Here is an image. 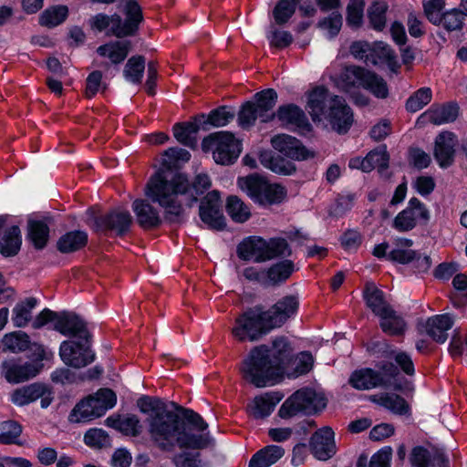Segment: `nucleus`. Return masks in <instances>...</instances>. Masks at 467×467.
Returning a JSON list of instances; mask_svg holds the SVG:
<instances>
[{"mask_svg": "<svg viewBox=\"0 0 467 467\" xmlns=\"http://www.w3.org/2000/svg\"><path fill=\"white\" fill-rule=\"evenodd\" d=\"M452 325L453 319L450 315H437L427 319L425 330L434 341L444 343L448 337L447 331Z\"/></svg>", "mask_w": 467, "mask_h": 467, "instance_id": "obj_26", "label": "nucleus"}, {"mask_svg": "<svg viewBox=\"0 0 467 467\" xmlns=\"http://www.w3.org/2000/svg\"><path fill=\"white\" fill-rule=\"evenodd\" d=\"M339 96L332 95L328 89L324 87L315 88L308 95L307 109L314 121H320L321 118L326 117L330 109V106L335 102L334 99H339Z\"/></svg>", "mask_w": 467, "mask_h": 467, "instance_id": "obj_17", "label": "nucleus"}, {"mask_svg": "<svg viewBox=\"0 0 467 467\" xmlns=\"http://www.w3.org/2000/svg\"><path fill=\"white\" fill-rule=\"evenodd\" d=\"M366 70V68L359 66H346L335 78V83L340 89L348 92L357 84L361 86Z\"/></svg>", "mask_w": 467, "mask_h": 467, "instance_id": "obj_29", "label": "nucleus"}, {"mask_svg": "<svg viewBox=\"0 0 467 467\" xmlns=\"http://www.w3.org/2000/svg\"><path fill=\"white\" fill-rule=\"evenodd\" d=\"M280 398H274L270 394L255 397L254 405L250 408V414L254 419H263L268 416L274 410Z\"/></svg>", "mask_w": 467, "mask_h": 467, "instance_id": "obj_50", "label": "nucleus"}, {"mask_svg": "<svg viewBox=\"0 0 467 467\" xmlns=\"http://www.w3.org/2000/svg\"><path fill=\"white\" fill-rule=\"evenodd\" d=\"M68 16L67 5H59L47 8L39 16V24L42 26L52 28L62 24Z\"/></svg>", "mask_w": 467, "mask_h": 467, "instance_id": "obj_44", "label": "nucleus"}, {"mask_svg": "<svg viewBox=\"0 0 467 467\" xmlns=\"http://www.w3.org/2000/svg\"><path fill=\"white\" fill-rule=\"evenodd\" d=\"M292 348L284 337H276L271 345H260L251 349L240 366V372L247 382L264 388L281 379Z\"/></svg>", "mask_w": 467, "mask_h": 467, "instance_id": "obj_2", "label": "nucleus"}, {"mask_svg": "<svg viewBox=\"0 0 467 467\" xmlns=\"http://www.w3.org/2000/svg\"><path fill=\"white\" fill-rule=\"evenodd\" d=\"M256 119H259V115L254 103L250 101L244 103L238 113L239 125L244 129L250 128Z\"/></svg>", "mask_w": 467, "mask_h": 467, "instance_id": "obj_60", "label": "nucleus"}, {"mask_svg": "<svg viewBox=\"0 0 467 467\" xmlns=\"http://www.w3.org/2000/svg\"><path fill=\"white\" fill-rule=\"evenodd\" d=\"M457 140L452 132L443 131L436 137L433 154L441 168L452 165Z\"/></svg>", "mask_w": 467, "mask_h": 467, "instance_id": "obj_21", "label": "nucleus"}, {"mask_svg": "<svg viewBox=\"0 0 467 467\" xmlns=\"http://www.w3.org/2000/svg\"><path fill=\"white\" fill-rule=\"evenodd\" d=\"M202 148L204 151H212L213 160L222 165L234 163L241 152L240 141L227 131L214 132L205 137Z\"/></svg>", "mask_w": 467, "mask_h": 467, "instance_id": "obj_8", "label": "nucleus"}, {"mask_svg": "<svg viewBox=\"0 0 467 467\" xmlns=\"http://www.w3.org/2000/svg\"><path fill=\"white\" fill-rule=\"evenodd\" d=\"M364 7V0H350L347 7V23L349 26L358 27L361 25Z\"/></svg>", "mask_w": 467, "mask_h": 467, "instance_id": "obj_59", "label": "nucleus"}, {"mask_svg": "<svg viewBox=\"0 0 467 467\" xmlns=\"http://www.w3.org/2000/svg\"><path fill=\"white\" fill-rule=\"evenodd\" d=\"M371 400L397 414H406L410 410L407 401L397 394H386L380 396L379 398H377V396H372Z\"/></svg>", "mask_w": 467, "mask_h": 467, "instance_id": "obj_48", "label": "nucleus"}, {"mask_svg": "<svg viewBox=\"0 0 467 467\" xmlns=\"http://www.w3.org/2000/svg\"><path fill=\"white\" fill-rule=\"evenodd\" d=\"M116 394L109 389H100L79 401L69 419L73 422L88 421L102 416L116 404Z\"/></svg>", "mask_w": 467, "mask_h": 467, "instance_id": "obj_7", "label": "nucleus"}, {"mask_svg": "<svg viewBox=\"0 0 467 467\" xmlns=\"http://www.w3.org/2000/svg\"><path fill=\"white\" fill-rule=\"evenodd\" d=\"M98 230L113 231L118 235L125 234L132 223V217L128 211L113 210L95 220Z\"/></svg>", "mask_w": 467, "mask_h": 467, "instance_id": "obj_15", "label": "nucleus"}, {"mask_svg": "<svg viewBox=\"0 0 467 467\" xmlns=\"http://www.w3.org/2000/svg\"><path fill=\"white\" fill-rule=\"evenodd\" d=\"M211 185L209 176L204 173L196 175L192 184L182 174L175 175L169 182L161 173H157L148 182L146 195L164 207L167 219L174 222L182 212L181 202L177 201L178 196L184 197L187 204L191 206Z\"/></svg>", "mask_w": 467, "mask_h": 467, "instance_id": "obj_3", "label": "nucleus"}, {"mask_svg": "<svg viewBox=\"0 0 467 467\" xmlns=\"http://www.w3.org/2000/svg\"><path fill=\"white\" fill-rule=\"evenodd\" d=\"M368 62L373 66L386 63L393 71L400 67L394 51L383 42H378L371 46Z\"/></svg>", "mask_w": 467, "mask_h": 467, "instance_id": "obj_33", "label": "nucleus"}, {"mask_svg": "<svg viewBox=\"0 0 467 467\" xmlns=\"http://www.w3.org/2000/svg\"><path fill=\"white\" fill-rule=\"evenodd\" d=\"M265 190H262V199H259L258 203L262 205H272L282 202L285 196L286 191L285 187L280 184H272L265 181Z\"/></svg>", "mask_w": 467, "mask_h": 467, "instance_id": "obj_52", "label": "nucleus"}, {"mask_svg": "<svg viewBox=\"0 0 467 467\" xmlns=\"http://www.w3.org/2000/svg\"><path fill=\"white\" fill-rule=\"evenodd\" d=\"M106 424L130 437H138L142 432V424L136 415L109 417Z\"/></svg>", "mask_w": 467, "mask_h": 467, "instance_id": "obj_28", "label": "nucleus"}, {"mask_svg": "<svg viewBox=\"0 0 467 467\" xmlns=\"http://www.w3.org/2000/svg\"><path fill=\"white\" fill-rule=\"evenodd\" d=\"M379 327L382 331L389 336H401L407 329V324L402 317L392 308L380 317Z\"/></svg>", "mask_w": 467, "mask_h": 467, "instance_id": "obj_39", "label": "nucleus"}, {"mask_svg": "<svg viewBox=\"0 0 467 467\" xmlns=\"http://www.w3.org/2000/svg\"><path fill=\"white\" fill-rule=\"evenodd\" d=\"M173 410L161 399L142 397L138 406L147 417L146 431L150 445L164 453H173L179 450H202L207 448L212 438L202 433L208 424L193 411L171 403Z\"/></svg>", "mask_w": 467, "mask_h": 467, "instance_id": "obj_1", "label": "nucleus"}, {"mask_svg": "<svg viewBox=\"0 0 467 467\" xmlns=\"http://www.w3.org/2000/svg\"><path fill=\"white\" fill-rule=\"evenodd\" d=\"M54 329L66 337L79 338H90V334L86 323L73 313H60Z\"/></svg>", "mask_w": 467, "mask_h": 467, "instance_id": "obj_19", "label": "nucleus"}, {"mask_svg": "<svg viewBox=\"0 0 467 467\" xmlns=\"http://www.w3.org/2000/svg\"><path fill=\"white\" fill-rule=\"evenodd\" d=\"M36 305L35 297H28L25 301L19 302L13 309V323L17 327H26L31 320L32 309Z\"/></svg>", "mask_w": 467, "mask_h": 467, "instance_id": "obj_47", "label": "nucleus"}, {"mask_svg": "<svg viewBox=\"0 0 467 467\" xmlns=\"http://www.w3.org/2000/svg\"><path fill=\"white\" fill-rule=\"evenodd\" d=\"M298 299L295 296H286L277 301L269 310L265 311L266 319L275 327H281L297 310Z\"/></svg>", "mask_w": 467, "mask_h": 467, "instance_id": "obj_20", "label": "nucleus"}, {"mask_svg": "<svg viewBox=\"0 0 467 467\" xmlns=\"http://www.w3.org/2000/svg\"><path fill=\"white\" fill-rule=\"evenodd\" d=\"M137 222L145 230L158 227L161 220L156 209L147 201L137 199L132 204Z\"/></svg>", "mask_w": 467, "mask_h": 467, "instance_id": "obj_24", "label": "nucleus"}, {"mask_svg": "<svg viewBox=\"0 0 467 467\" xmlns=\"http://www.w3.org/2000/svg\"><path fill=\"white\" fill-rule=\"evenodd\" d=\"M265 179L258 174L239 178L238 185L255 202L262 199L261 192L265 190Z\"/></svg>", "mask_w": 467, "mask_h": 467, "instance_id": "obj_43", "label": "nucleus"}, {"mask_svg": "<svg viewBox=\"0 0 467 467\" xmlns=\"http://www.w3.org/2000/svg\"><path fill=\"white\" fill-rule=\"evenodd\" d=\"M47 392V387L42 383H33L14 390L11 396L13 403L24 406L39 399Z\"/></svg>", "mask_w": 467, "mask_h": 467, "instance_id": "obj_35", "label": "nucleus"}, {"mask_svg": "<svg viewBox=\"0 0 467 467\" xmlns=\"http://www.w3.org/2000/svg\"><path fill=\"white\" fill-rule=\"evenodd\" d=\"M334 431L330 427L317 431L310 438L309 447L312 454L320 461L332 458L337 451Z\"/></svg>", "mask_w": 467, "mask_h": 467, "instance_id": "obj_13", "label": "nucleus"}, {"mask_svg": "<svg viewBox=\"0 0 467 467\" xmlns=\"http://www.w3.org/2000/svg\"><path fill=\"white\" fill-rule=\"evenodd\" d=\"M326 406L327 399L324 394L311 388H302L282 404L278 414L283 419H289L298 413L315 414Z\"/></svg>", "mask_w": 467, "mask_h": 467, "instance_id": "obj_6", "label": "nucleus"}, {"mask_svg": "<svg viewBox=\"0 0 467 467\" xmlns=\"http://www.w3.org/2000/svg\"><path fill=\"white\" fill-rule=\"evenodd\" d=\"M20 229L18 226H12L7 229L0 241V253L5 256L17 254L21 247Z\"/></svg>", "mask_w": 467, "mask_h": 467, "instance_id": "obj_42", "label": "nucleus"}, {"mask_svg": "<svg viewBox=\"0 0 467 467\" xmlns=\"http://www.w3.org/2000/svg\"><path fill=\"white\" fill-rule=\"evenodd\" d=\"M444 6V0H425L423 7L428 20L434 25H440L441 22V12Z\"/></svg>", "mask_w": 467, "mask_h": 467, "instance_id": "obj_61", "label": "nucleus"}, {"mask_svg": "<svg viewBox=\"0 0 467 467\" xmlns=\"http://www.w3.org/2000/svg\"><path fill=\"white\" fill-rule=\"evenodd\" d=\"M172 462L176 467H206L199 452H181L174 456Z\"/></svg>", "mask_w": 467, "mask_h": 467, "instance_id": "obj_63", "label": "nucleus"}, {"mask_svg": "<svg viewBox=\"0 0 467 467\" xmlns=\"http://www.w3.org/2000/svg\"><path fill=\"white\" fill-rule=\"evenodd\" d=\"M458 116V107L452 104L433 106L426 111L421 118L434 125H441L451 122Z\"/></svg>", "mask_w": 467, "mask_h": 467, "instance_id": "obj_36", "label": "nucleus"}, {"mask_svg": "<svg viewBox=\"0 0 467 467\" xmlns=\"http://www.w3.org/2000/svg\"><path fill=\"white\" fill-rule=\"evenodd\" d=\"M273 148L291 160L303 161L314 157L296 138L280 134L271 139Z\"/></svg>", "mask_w": 467, "mask_h": 467, "instance_id": "obj_16", "label": "nucleus"}, {"mask_svg": "<svg viewBox=\"0 0 467 467\" xmlns=\"http://www.w3.org/2000/svg\"><path fill=\"white\" fill-rule=\"evenodd\" d=\"M368 153L375 154L371 160L373 169L378 167L379 172L382 175L385 173L386 178H389L390 174L387 171V170L389 167V154L387 151L386 146L382 145L378 149L369 151Z\"/></svg>", "mask_w": 467, "mask_h": 467, "instance_id": "obj_62", "label": "nucleus"}, {"mask_svg": "<svg viewBox=\"0 0 467 467\" xmlns=\"http://www.w3.org/2000/svg\"><path fill=\"white\" fill-rule=\"evenodd\" d=\"M0 443H17L16 440L22 432V427L15 420L5 421L1 425Z\"/></svg>", "mask_w": 467, "mask_h": 467, "instance_id": "obj_58", "label": "nucleus"}, {"mask_svg": "<svg viewBox=\"0 0 467 467\" xmlns=\"http://www.w3.org/2000/svg\"><path fill=\"white\" fill-rule=\"evenodd\" d=\"M335 102L330 106L327 116L332 129L338 133L344 134L353 124V113L343 98L334 99Z\"/></svg>", "mask_w": 467, "mask_h": 467, "instance_id": "obj_18", "label": "nucleus"}, {"mask_svg": "<svg viewBox=\"0 0 467 467\" xmlns=\"http://www.w3.org/2000/svg\"><path fill=\"white\" fill-rule=\"evenodd\" d=\"M4 346L3 351H11L14 353L23 352L29 348L30 340L26 333L16 331L4 336L2 339Z\"/></svg>", "mask_w": 467, "mask_h": 467, "instance_id": "obj_45", "label": "nucleus"}, {"mask_svg": "<svg viewBox=\"0 0 467 467\" xmlns=\"http://www.w3.org/2000/svg\"><path fill=\"white\" fill-rule=\"evenodd\" d=\"M441 24L448 31L460 30L462 27V12L458 9L443 13Z\"/></svg>", "mask_w": 467, "mask_h": 467, "instance_id": "obj_64", "label": "nucleus"}, {"mask_svg": "<svg viewBox=\"0 0 467 467\" xmlns=\"http://www.w3.org/2000/svg\"><path fill=\"white\" fill-rule=\"evenodd\" d=\"M300 0H280L273 10L275 21L278 25L285 24L294 15Z\"/></svg>", "mask_w": 467, "mask_h": 467, "instance_id": "obj_55", "label": "nucleus"}, {"mask_svg": "<svg viewBox=\"0 0 467 467\" xmlns=\"http://www.w3.org/2000/svg\"><path fill=\"white\" fill-rule=\"evenodd\" d=\"M295 270L291 260H284L273 265L265 271V285H276L286 281Z\"/></svg>", "mask_w": 467, "mask_h": 467, "instance_id": "obj_37", "label": "nucleus"}, {"mask_svg": "<svg viewBox=\"0 0 467 467\" xmlns=\"http://www.w3.org/2000/svg\"><path fill=\"white\" fill-rule=\"evenodd\" d=\"M90 338L65 340L59 348V355L63 362L72 368H80L92 363L95 353L90 348Z\"/></svg>", "mask_w": 467, "mask_h": 467, "instance_id": "obj_10", "label": "nucleus"}, {"mask_svg": "<svg viewBox=\"0 0 467 467\" xmlns=\"http://www.w3.org/2000/svg\"><path fill=\"white\" fill-rule=\"evenodd\" d=\"M145 69V58L142 56H132L124 67L123 76L132 83L140 84Z\"/></svg>", "mask_w": 467, "mask_h": 467, "instance_id": "obj_49", "label": "nucleus"}, {"mask_svg": "<svg viewBox=\"0 0 467 467\" xmlns=\"http://www.w3.org/2000/svg\"><path fill=\"white\" fill-rule=\"evenodd\" d=\"M88 244V234L83 231L66 233L57 242V248L62 254H70L84 248Z\"/></svg>", "mask_w": 467, "mask_h": 467, "instance_id": "obj_32", "label": "nucleus"}, {"mask_svg": "<svg viewBox=\"0 0 467 467\" xmlns=\"http://www.w3.org/2000/svg\"><path fill=\"white\" fill-rule=\"evenodd\" d=\"M361 87L368 90L377 99H385L389 91L386 80L374 71L366 70Z\"/></svg>", "mask_w": 467, "mask_h": 467, "instance_id": "obj_40", "label": "nucleus"}, {"mask_svg": "<svg viewBox=\"0 0 467 467\" xmlns=\"http://www.w3.org/2000/svg\"><path fill=\"white\" fill-rule=\"evenodd\" d=\"M349 384L357 389H369L379 386L388 385V380L380 372L371 368L356 370L349 379Z\"/></svg>", "mask_w": 467, "mask_h": 467, "instance_id": "obj_25", "label": "nucleus"}, {"mask_svg": "<svg viewBox=\"0 0 467 467\" xmlns=\"http://www.w3.org/2000/svg\"><path fill=\"white\" fill-rule=\"evenodd\" d=\"M285 454L283 447L268 445L258 451L250 460L249 467H270Z\"/></svg>", "mask_w": 467, "mask_h": 467, "instance_id": "obj_34", "label": "nucleus"}, {"mask_svg": "<svg viewBox=\"0 0 467 467\" xmlns=\"http://www.w3.org/2000/svg\"><path fill=\"white\" fill-rule=\"evenodd\" d=\"M27 238L36 249L41 250L46 247L49 238L47 223L43 221L29 220L27 223Z\"/></svg>", "mask_w": 467, "mask_h": 467, "instance_id": "obj_38", "label": "nucleus"}, {"mask_svg": "<svg viewBox=\"0 0 467 467\" xmlns=\"http://www.w3.org/2000/svg\"><path fill=\"white\" fill-rule=\"evenodd\" d=\"M363 298L366 306L371 312L380 317L392 309L391 305L385 297V294L373 282H367L363 290Z\"/></svg>", "mask_w": 467, "mask_h": 467, "instance_id": "obj_22", "label": "nucleus"}, {"mask_svg": "<svg viewBox=\"0 0 467 467\" xmlns=\"http://www.w3.org/2000/svg\"><path fill=\"white\" fill-rule=\"evenodd\" d=\"M292 251L284 238H271L266 241L261 237H249L239 244L237 254L243 260H254L261 263L276 257L289 256Z\"/></svg>", "mask_w": 467, "mask_h": 467, "instance_id": "obj_5", "label": "nucleus"}, {"mask_svg": "<svg viewBox=\"0 0 467 467\" xmlns=\"http://www.w3.org/2000/svg\"><path fill=\"white\" fill-rule=\"evenodd\" d=\"M191 154L188 150L181 148H170L161 156V165L167 170L178 169L181 162L190 160Z\"/></svg>", "mask_w": 467, "mask_h": 467, "instance_id": "obj_53", "label": "nucleus"}, {"mask_svg": "<svg viewBox=\"0 0 467 467\" xmlns=\"http://www.w3.org/2000/svg\"><path fill=\"white\" fill-rule=\"evenodd\" d=\"M388 5L385 2H375L368 8V14L372 27L381 31L386 26V12Z\"/></svg>", "mask_w": 467, "mask_h": 467, "instance_id": "obj_56", "label": "nucleus"}, {"mask_svg": "<svg viewBox=\"0 0 467 467\" xmlns=\"http://www.w3.org/2000/svg\"><path fill=\"white\" fill-rule=\"evenodd\" d=\"M412 240L398 238L393 242V248L388 254V259L399 264L406 265L417 257V252L411 249Z\"/></svg>", "mask_w": 467, "mask_h": 467, "instance_id": "obj_31", "label": "nucleus"}, {"mask_svg": "<svg viewBox=\"0 0 467 467\" xmlns=\"http://www.w3.org/2000/svg\"><path fill=\"white\" fill-rule=\"evenodd\" d=\"M131 49V42L129 40L111 41L97 48V53L103 57H108L111 63L119 64L125 60Z\"/></svg>", "mask_w": 467, "mask_h": 467, "instance_id": "obj_30", "label": "nucleus"}, {"mask_svg": "<svg viewBox=\"0 0 467 467\" xmlns=\"http://www.w3.org/2000/svg\"><path fill=\"white\" fill-rule=\"evenodd\" d=\"M235 118V113L231 109L222 106L213 109L204 119H202V129L207 130V125L214 127H223L233 121Z\"/></svg>", "mask_w": 467, "mask_h": 467, "instance_id": "obj_46", "label": "nucleus"}, {"mask_svg": "<svg viewBox=\"0 0 467 467\" xmlns=\"http://www.w3.org/2000/svg\"><path fill=\"white\" fill-rule=\"evenodd\" d=\"M125 20L115 14L107 16L98 14L91 20V26L99 32L109 29L108 36H114L118 38L135 36L139 30L140 24L143 21L142 10L135 0H125L124 6Z\"/></svg>", "mask_w": 467, "mask_h": 467, "instance_id": "obj_4", "label": "nucleus"}, {"mask_svg": "<svg viewBox=\"0 0 467 467\" xmlns=\"http://www.w3.org/2000/svg\"><path fill=\"white\" fill-rule=\"evenodd\" d=\"M201 220L211 229L223 230L226 226L222 211V201L218 191L208 192L201 201L199 207Z\"/></svg>", "mask_w": 467, "mask_h": 467, "instance_id": "obj_11", "label": "nucleus"}, {"mask_svg": "<svg viewBox=\"0 0 467 467\" xmlns=\"http://www.w3.org/2000/svg\"><path fill=\"white\" fill-rule=\"evenodd\" d=\"M432 93L430 88H421L411 95L406 102V109L410 112L421 109L431 100Z\"/></svg>", "mask_w": 467, "mask_h": 467, "instance_id": "obj_57", "label": "nucleus"}, {"mask_svg": "<svg viewBox=\"0 0 467 467\" xmlns=\"http://www.w3.org/2000/svg\"><path fill=\"white\" fill-rule=\"evenodd\" d=\"M226 212L236 223H244L251 216L249 207L235 195L227 198Z\"/></svg>", "mask_w": 467, "mask_h": 467, "instance_id": "obj_51", "label": "nucleus"}, {"mask_svg": "<svg viewBox=\"0 0 467 467\" xmlns=\"http://www.w3.org/2000/svg\"><path fill=\"white\" fill-rule=\"evenodd\" d=\"M273 328L266 319L265 312L254 308L249 309L236 318L232 334L239 341H255Z\"/></svg>", "mask_w": 467, "mask_h": 467, "instance_id": "obj_9", "label": "nucleus"}, {"mask_svg": "<svg viewBox=\"0 0 467 467\" xmlns=\"http://www.w3.org/2000/svg\"><path fill=\"white\" fill-rule=\"evenodd\" d=\"M429 219V210L419 199L413 197L409 201L407 208L395 217L393 226L400 232H408L417 225L418 220L426 223Z\"/></svg>", "mask_w": 467, "mask_h": 467, "instance_id": "obj_12", "label": "nucleus"}, {"mask_svg": "<svg viewBox=\"0 0 467 467\" xmlns=\"http://www.w3.org/2000/svg\"><path fill=\"white\" fill-rule=\"evenodd\" d=\"M276 116L281 122L286 125H294L298 128L307 125V119L304 111L293 104L280 107Z\"/></svg>", "mask_w": 467, "mask_h": 467, "instance_id": "obj_41", "label": "nucleus"}, {"mask_svg": "<svg viewBox=\"0 0 467 467\" xmlns=\"http://www.w3.org/2000/svg\"><path fill=\"white\" fill-rule=\"evenodd\" d=\"M254 99L260 120L262 122L272 120L276 115L273 109L276 104L277 93L273 88H267L256 93Z\"/></svg>", "mask_w": 467, "mask_h": 467, "instance_id": "obj_27", "label": "nucleus"}, {"mask_svg": "<svg viewBox=\"0 0 467 467\" xmlns=\"http://www.w3.org/2000/svg\"><path fill=\"white\" fill-rule=\"evenodd\" d=\"M40 362H26L23 365L16 364L14 360H5L1 364L2 372L10 383H20L36 377L43 368Z\"/></svg>", "mask_w": 467, "mask_h": 467, "instance_id": "obj_14", "label": "nucleus"}, {"mask_svg": "<svg viewBox=\"0 0 467 467\" xmlns=\"http://www.w3.org/2000/svg\"><path fill=\"white\" fill-rule=\"evenodd\" d=\"M205 115H198L193 118L192 121L179 122L173 126V135L175 139L182 144L194 148L197 144V133L202 128V119Z\"/></svg>", "mask_w": 467, "mask_h": 467, "instance_id": "obj_23", "label": "nucleus"}, {"mask_svg": "<svg viewBox=\"0 0 467 467\" xmlns=\"http://www.w3.org/2000/svg\"><path fill=\"white\" fill-rule=\"evenodd\" d=\"M108 88V84L103 81V74L100 70L92 71L86 79L85 97L92 99L99 91L104 93Z\"/></svg>", "mask_w": 467, "mask_h": 467, "instance_id": "obj_54", "label": "nucleus"}]
</instances>
